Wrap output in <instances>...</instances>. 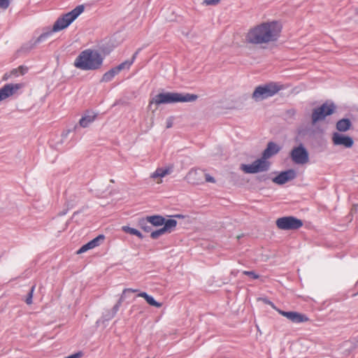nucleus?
I'll return each instance as SVG.
<instances>
[{
  "label": "nucleus",
  "mask_w": 358,
  "mask_h": 358,
  "mask_svg": "<svg viewBox=\"0 0 358 358\" xmlns=\"http://www.w3.org/2000/svg\"><path fill=\"white\" fill-rule=\"evenodd\" d=\"M104 238L105 236L103 235H99L97 237L92 239L91 242L92 243L93 246L96 248L100 245L101 242H102L104 240Z\"/></svg>",
  "instance_id": "obj_26"
},
{
  "label": "nucleus",
  "mask_w": 358,
  "mask_h": 358,
  "mask_svg": "<svg viewBox=\"0 0 358 358\" xmlns=\"http://www.w3.org/2000/svg\"><path fill=\"white\" fill-rule=\"evenodd\" d=\"M173 126V118L169 117L166 121V128H171Z\"/></svg>",
  "instance_id": "obj_37"
},
{
  "label": "nucleus",
  "mask_w": 358,
  "mask_h": 358,
  "mask_svg": "<svg viewBox=\"0 0 358 358\" xmlns=\"http://www.w3.org/2000/svg\"><path fill=\"white\" fill-rule=\"evenodd\" d=\"M17 69H15V70H13V71H12V73H13V74H14V75H15V74L17 73Z\"/></svg>",
  "instance_id": "obj_39"
},
{
  "label": "nucleus",
  "mask_w": 358,
  "mask_h": 358,
  "mask_svg": "<svg viewBox=\"0 0 358 358\" xmlns=\"http://www.w3.org/2000/svg\"><path fill=\"white\" fill-rule=\"evenodd\" d=\"M243 273L245 275H248V276H250L251 278H252L253 279H257L259 278V275H257L255 272L253 271H244L243 272Z\"/></svg>",
  "instance_id": "obj_31"
},
{
  "label": "nucleus",
  "mask_w": 358,
  "mask_h": 358,
  "mask_svg": "<svg viewBox=\"0 0 358 358\" xmlns=\"http://www.w3.org/2000/svg\"><path fill=\"white\" fill-rule=\"evenodd\" d=\"M9 0H0V8L6 9L9 6Z\"/></svg>",
  "instance_id": "obj_33"
},
{
  "label": "nucleus",
  "mask_w": 358,
  "mask_h": 358,
  "mask_svg": "<svg viewBox=\"0 0 358 358\" xmlns=\"http://www.w3.org/2000/svg\"><path fill=\"white\" fill-rule=\"evenodd\" d=\"M198 96L191 94H180L176 92L159 93L155 95L149 102L148 108H151L152 104L156 106L165 103H171L176 102H191L197 99Z\"/></svg>",
  "instance_id": "obj_3"
},
{
  "label": "nucleus",
  "mask_w": 358,
  "mask_h": 358,
  "mask_svg": "<svg viewBox=\"0 0 358 358\" xmlns=\"http://www.w3.org/2000/svg\"><path fill=\"white\" fill-rule=\"evenodd\" d=\"M138 292V289H131V288H126L123 290L122 293L124 294H126L127 292H132V293H134V292Z\"/></svg>",
  "instance_id": "obj_36"
},
{
  "label": "nucleus",
  "mask_w": 358,
  "mask_h": 358,
  "mask_svg": "<svg viewBox=\"0 0 358 358\" xmlns=\"http://www.w3.org/2000/svg\"><path fill=\"white\" fill-rule=\"evenodd\" d=\"M34 289H35V285L32 286L30 292H29V294L26 298L25 302L28 305H31L32 303V298H33Z\"/></svg>",
  "instance_id": "obj_28"
},
{
  "label": "nucleus",
  "mask_w": 358,
  "mask_h": 358,
  "mask_svg": "<svg viewBox=\"0 0 358 358\" xmlns=\"http://www.w3.org/2000/svg\"><path fill=\"white\" fill-rule=\"evenodd\" d=\"M145 219L148 222L155 227L162 226L164 223V218L161 215L148 216Z\"/></svg>",
  "instance_id": "obj_17"
},
{
  "label": "nucleus",
  "mask_w": 358,
  "mask_h": 358,
  "mask_svg": "<svg viewBox=\"0 0 358 358\" xmlns=\"http://www.w3.org/2000/svg\"><path fill=\"white\" fill-rule=\"evenodd\" d=\"M205 178H206V181L208 182H213V183L215 182V180L214 179V178L208 173L205 174Z\"/></svg>",
  "instance_id": "obj_34"
},
{
  "label": "nucleus",
  "mask_w": 358,
  "mask_h": 358,
  "mask_svg": "<svg viewBox=\"0 0 358 358\" xmlns=\"http://www.w3.org/2000/svg\"><path fill=\"white\" fill-rule=\"evenodd\" d=\"M351 126V122L348 119L340 120L336 124V129L340 131H348Z\"/></svg>",
  "instance_id": "obj_19"
},
{
  "label": "nucleus",
  "mask_w": 358,
  "mask_h": 358,
  "mask_svg": "<svg viewBox=\"0 0 358 358\" xmlns=\"http://www.w3.org/2000/svg\"><path fill=\"white\" fill-rule=\"evenodd\" d=\"M199 173L197 171H190L189 172V177L191 178V182L193 184H199L200 180L197 178V176Z\"/></svg>",
  "instance_id": "obj_23"
},
{
  "label": "nucleus",
  "mask_w": 358,
  "mask_h": 358,
  "mask_svg": "<svg viewBox=\"0 0 358 358\" xmlns=\"http://www.w3.org/2000/svg\"><path fill=\"white\" fill-rule=\"evenodd\" d=\"M270 163L266 159L263 158L257 159L251 164H243L241 169L246 173H256L266 171L268 169Z\"/></svg>",
  "instance_id": "obj_7"
},
{
  "label": "nucleus",
  "mask_w": 358,
  "mask_h": 358,
  "mask_svg": "<svg viewBox=\"0 0 358 358\" xmlns=\"http://www.w3.org/2000/svg\"><path fill=\"white\" fill-rule=\"evenodd\" d=\"M134 59L135 55H133L130 59L127 60L124 62H122L121 64L119 65L118 67H125L126 66H129L133 64Z\"/></svg>",
  "instance_id": "obj_30"
},
{
  "label": "nucleus",
  "mask_w": 358,
  "mask_h": 358,
  "mask_svg": "<svg viewBox=\"0 0 358 358\" xmlns=\"http://www.w3.org/2000/svg\"><path fill=\"white\" fill-rule=\"evenodd\" d=\"M103 57L101 53L93 49L82 51L75 60V67H99L101 65Z\"/></svg>",
  "instance_id": "obj_4"
},
{
  "label": "nucleus",
  "mask_w": 358,
  "mask_h": 358,
  "mask_svg": "<svg viewBox=\"0 0 358 358\" xmlns=\"http://www.w3.org/2000/svg\"><path fill=\"white\" fill-rule=\"evenodd\" d=\"M122 231H124L126 233L130 234L131 235L136 236L139 238L142 239L143 238V234L137 229L134 228H131L128 226H123L122 227Z\"/></svg>",
  "instance_id": "obj_22"
},
{
  "label": "nucleus",
  "mask_w": 358,
  "mask_h": 358,
  "mask_svg": "<svg viewBox=\"0 0 358 358\" xmlns=\"http://www.w3.org/2000/svg\"><path fill=\"white\" fill-rule=\"evenodd\" d=\"M332 141L336 145H343L345 148H351L354 143L351 137L338 133L334 134Z\"/></svg>",
  "instance_id": "obj_14"
},
{
  "label": "nucleus",
  "mask_w": 358,
  "mask_h": 358,
  "mask_svg": "<svg viewBox=\"0 0 358 358\" xmlns=\"http://www.w3.org/2000/svg\"><path fill=\"white\" fill-rule=\"evenodd\" d=\"M104 238L105 236L103 235H99L97 237L92 239L91 242L92 243L93 246L96 248L100 245L101 242H102L104 240Z\"/></svg>",
  "instance_id": "obj_27"
},
{
  "label": "nucleus",
  "mask_w": 358,
  "mask_h": 358,
  "mask_svg": "<svg viewBox=\"0 0 358 358\" xmlns=\"http://www.w3.org/2000/svg\"><path fill=\"white\" fill-rule=\"evenodd\" d=\"M275 224L277 227L281 230H296L303 224L301 220L293 216L280 217L276 220Z\"/></svg>",
  "instance_id": "obj_6"
},
{
  "label": "nucleus",
  "mask_w": 358,
  "mask_h": 358,
  "mask_svg": "<svg viewBox=\"0 0 358 358\" xmlns=\"http://www.w3.org/2000/svg\"><path fill=\"white\" fill-rule=\"evenodd\" d=\"M282 29V24L278 21L262 22L248 30L245 41L254 45L275 43L280 38Z\"/></svg>",
  "instance_id": "obj_1"
},
{
  "label": "nucleus",
  "mask_w": 358,
  "mask_h": 358,
  "mask_svg": "<svg viewBox=\"0 0 358 358\" xmlns=\"http://www.w3.org/2000/svg\"><path fill=\"white\" fill-rule=\"evenodd\" d=\"M220 0H203V3L207 5H217L220 3Z\"/></svg>",
  "instance_id": "obj_32"
},
{
  "label": "nucleus",
  "mask_w": 358,
  "mask_h": 358,
  "mask_svg": "<svg viewBox=\"0 0 358 358\" xmlns=\"http://www.w3.org/2000/svg\"><path fill=\"white\" fill-rule=\"evenodd\" d=\"M296 177V173L293 169H289L279 173L273 178V182L278 185H283Z\"/></svg>",
  "instance_id": "obj_12"
},
{
  "label": "nucleus",
  "mask_w": 358,
  "mask_h": 358,
  "mask_svg": "<svg viewBox=\"0 0 358 358\" xmlns=\"http://www.w3.org/2000/svg\"><path fill=\"white\" fill-rule=\"evenodd\" d=\"M94 248V247L93 246V244L91 242V241L90 242H88L87 243L83 245L77 252L78 254H81V253H83V252H85L86 251H87L88 250H91V249H93Z\"/></svg>",
  "instance_id": "obj_24"
},
{
  "label": "nucleus",
  "mask_w": 358,
  "mask_h": 358,
  "mask_svg": "<svg viewBox=\"0 0 358 358\" xmlns=\"http://www.w3.org/2000/svg\"><path fill=\"white\" fill-rule=\"evenodd\" d=\"M115 310H117L118 309V306H115Z\"/></svg>",
  "instance_id": "obj_40"
},
{
  "label": "nucleus",
  "mask_w": 358,
  "mask_h": 358,
  "mask_svg": "<svg viewBox=\"0 0 358 358\" xmlns=\"http://www.w3.org/2000/svg\"><path fill=\"white\" fill-rule=\"evenodd\" d=\"M121 69H111L106 72L102 78V80L108 82L116 74H117Z\"/></svg>",
  "instance_id": "obj_21"
},
{
  "label": "nucleus",
  "mask_w": 358,
  "mask_h": 358,
  "mask_svg": "<svg viewBox=\"0 0 358 358\" xmlns=\"http://www.w3.org/2000/svg\"><path fill=\"white\" fill-rule=\"evenodd\" d=\"M279 150L280 147L277 144L273 142H269L267 145V148L264 150L262 154L263 158L267 159L273 155L277 154Z\"/></svg>",
  "instance_id": "obj_15"
},
{
  "label": "nucleus",
  "mask_w": 358,
  "mask_h": 358,
  "mask_svg": "<svg viewBox=\"0 0 358 358\" xmlns=\"http://www.w3.org/2000/svg\"><path fill=\"white\" fill-rule=\"evenodd\" d=\"M96 117V115L95 113L85 115L80 120L79 124L80 127L85 128L88 127L90 123L93 122Z\"/></svg>",
  "instance_id": "obj_18"
},
{
  "label": "nucleus",
  "mask_w": 358,
  "mask_h": 358,
  "mask_svg": "<svg viewBox=\"0 0 358 358\" xmlns=\"http://www.w3.org/2000/svg\"><path fill=\"white\" fill-rule=\"evenodd\" d=\"M83 356V353L81 352L73 354L66 358H80Z\"/></svg>",
  "instance_id": "obj_35"
},
{
  "label": "nucleus",
  "mask_w": 358,
  "mask_h": 358,
  "mask_svg": "<svg viewBox=\"0 0 358 358\" xmlns=\"http://www.w3.org/2000/svg\"><path fill=\"white\" fill-rule=\"evenodd\" d=\"M24 87L22 83L6 84L0 89V101L17 93Z\"/></svg>",
  "instance_id": "obj_11"
},
{
  "label": "nucleus",
  "mask_w": 358,
  "mask_h": 358,
  "mask_svg": "<svg viewBox=\"0 0 358 358\" xmlns=\"http://www.w3.org/2000/svg\"><path fill=\"white\" fill-rule=\"evenodd\" d=\"M171 172L172 167L171 166L157 168L152 173H151L150 178L157 184H161L163 182L162 178L167 175H169Z\"/></svg>",
  "instance_id": "obj_13"
},
{
  "label": "nucleus",
  "mask_w": 358,
  "mask_h": 358,
  "mask_svg": "<svg viewBox=\"0 0 358 358\" xmlns=\"http://www.w3.org/2000/svg\"><path fill=\"white\" fill-rule=\"evenodd\" d=\"M281 90V87L275 83H270L258 86L252 93V98L256 101H261L275 94Z\"/></svg>",
  "instance_id": "obj_5"
},
{
  "label": "nucleus",
  "mask_w": 358,
  "mask_h": 358,
  "mask_svg": "<svg viewBox=\"0 0 358 358\" xmlns=\"http://www.w3.org/2000/svg\"><path fill=\"white\" fill-rule=\"evenodd\" d=\"M84 10L83 6H78L71 11L59 17L55 22L51 31L41 34L38 38L29 41V48H32L39 43L45 41L52 32H58L68 27Z\"/></svg>",
  "instance_id": "obj_2"
},
{
  "label": "nucleus",
  "mask_w": 358,
  "mask_h": 358,
  "mask_svg": "<svg viewBox=\"0 0 358 358\" xmlns=\"http://www.w3.org/2000/svg\"><path fill=\"white\" fill-rule=\"evenodd\" d=\"M148 222L146 221V219L144 218V219H142L139 221V224L141 226V227L145 231H147V232H149L151 230V228L149 226H147Z\"/></svg>",
  "instance_id": "obj_29"
},
{
  "label": "nucleus",
  "mask_w": 358,
  "mask_h": 358,
  "mask_svg": "<svg viewBox=\"0 0 358 358\" xmlns=\"http://www.w3.org/2000/svg\"><path fill=\"white\" fill-rule=\"evenodd\" d=\"M357 14H358V11H357Z\"/></svg>",
  "instance_id": "obj_41"
},
{
  "label": "nucleus",
  "mask_w": 358,
  "mask_h": 358,
  "mask_svg": "<svg viewBox=\"0 0 358 358\" xmlns=\"http://www.w3.org/2000/svg\"><path fill=\"white\" fill-rule=\"evenodd\" d=\"M335 110V106L333 103H325L320 107L313 110L312 113V122L313 124L318 121L324 120L327 116L331 115Z\"/></svg>",
  "instance_id": "obj_9"
},
{
  "label": "nucleus",
  "mask_w": 358,
  "mask_h": 358,
  "mask_svg": "<svg viewBox=\"0 0 358 358\" xmlns=\"http://www.w3.org/2000/svg\"><path fill=\"white\" fill-rule=\"evenodd\" d=\"M166 232L165 231V229H164L163 228H161L158 230H156L155 231H152L151 234H150V237L153 239H157L158 238L159 236L164 235V234H166Z\"/></svg>",
  "instance_id": "obj_25"
},
{
  "label": "nucleus",
  "mask_w": 358,
  "mask_h": 358,
  "mask_svg": "<svg viewBox=\"0 0 358 358\" xmlns=\"http://www.w3.org/2000/svg\"><path fill=\"white\" fill-rule=\"evenodd\" d=\"M269 304L280 315L285 317L293 323H302L309 321V318L305 315L295 311H284L278 308L272 302L268 301Z\"/></svg>",
  "instance_id": "obj_8"
},
{
  "label": "nucleus",
  "mask_w": 358,
  "mask_h": 358,
  "mask_svg": "<svg viewBox=\"0 0 358 358\" xmlns=\"http://www.w3.org/2000/svg\"><path fill=\"white\" fill-rule=\"evenodd\" d=\"M138 296L143 298L146 302L152 306H155L156 308H160L162 306V303L156 301L152 296L148 294L145 292L138 293Z\"/></svg>",
  "instance_id": "obj_16"
},
{
  "label": "nucleus",
  "mask_w": 358,
  "mask_h": 358,
  "mask_svg": "<svg viewBox=\"0 0 358 358\" xmlns=\"http://www.w3.org/2000/svg\"><path fill=\"white\" fill-rule=\"evenodd\" d=\"M177 221L173 219L164 220V227H162L164 229H165V231L171 232V230L176 227Z\"/></svg>",
  "instance_id": "obj_20"
},
{
  "label": "nucleus",
  "mask_w": 358,
  "mask_h": 358,
  "mask_svg": "<svg viewBox=\"0 0 358 358\" xmlns=\"http://www.w3.org/2000/svg\"><path fill=\"white\" fill-rule=\"evenodd\" d=\"M20 75H24L27 72V69H20Z\"/></svg>",
  "instance_id": "obj_38"
},
{
  "label": "nucleus",
  "mask_w": 358,
  "mask_h": 358,
  "mask_svg": "<svg viewBox=\"0 0 358 358\" xmlns=\"http://www.w3.org/2000/svg\"><path fill=\"white\" fill-rule=\"evenodd\" d=\"M290 156L292 161L297 164H305L309 161L308 152L303 145L294 148Z\"/></svg>",
  "instance_id": "obj_10"
}]
</instances>
